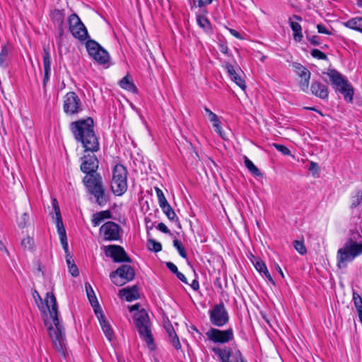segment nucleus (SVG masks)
Returning a JSON list of instances; mask_svg holds the SVG:
<instances>
[{"label":"nucleus","instance_id":"obj_46","mask_svg":"<svg viewBox=\"0 0 362 362\" xmlns=\"http://www.w3.org/2000/svg\"><path fill=\"white\" fill-rule=\"evenodd\" d=\"M29 221V216L27 213H23L21 216V221L18 222V226L21 228H24Z\"/></svg>","mask_w":362,"mask_h":362},{"label":"nucleus","instance_id":"obj_19","mask_svg":"<svg viewBox=\"0 0 362 362\" xmlns=\"http://www.w3.org/2000/svg\"><path fill=\"white\" fill-rule=\"evenodd\" d=\"M292 66L295 72L300 78L299 86L303 91H307L309 87V81L311 76L310 71L298 62H293Z\"/></svg>","mask_w":362,"mask_h":362},{"label":"nucleus","instance_id":"obj_2","mask_svg":"<svg viewBox=\"0 0 362 362\" xmlns=\"http://www.w3.org/2000/svg\"><path fill=\"white\" fill-rule=\"evenodd\" d=\"M93 125L94 122L91 117L79 119L70 124V129L75 139L82 144L86 151L96 152L100 148Z\"/></svg>","mask_w":362,"mask_h":362},{"label":"nucleus","instance_id":"obj_12","mask_svg":"<svg viewBox=\"0 0 362 362\" xmlns=\"http://www.w3.org/2000/svg\"><path fill=\"white\" fill-rule=\"evenodd\" d=\"M68 23L69 31L75 38L81 41L88 38L87 29L77 14H71L68 18Z\"/></svg>","mask_w":362,"mask_h":362},{"label":"nucleus","instance_id":"obj_10","mask_svg":"<svg viewBox=\"0 0 362 362\" xmlns=\"http://www.w3.org/2000/svg\"><path fill=\"white\" fill-rule=\"evenodd\" d=\"M209 315L211 323L216 327H223L229 321V314L223 302L214 305Z\"/></svg>","mask_w":362,"mask_h":362},{"label":"nucleus","instance_id":"obj_21","mask_svg":"<svg viewBox=\"0 0 362 362\" xmlns=\"http://www.w3.org/2000/svg\"><path fill=\"white\" fill-rule=\"evenodd\" d=\"M95 315L97 316L100 325L102 327V329L107 338L109 341H112L113 337H114V332L109 323V322L106 320L105 315L103 313V311L100 308H97L95 309Z\"/></svg>","mask_w":362,"mask_h":362},{"label":"nucleus","instance_id":"obj_7","mask_svg":"<svg viewBox=\"0 0 362 362\" xmlns=\"http://www.w3.org/2000/svg\"><path fill=\"white\" fill-rule=\"evenodd\" d=\"M127 169L122 164H117L112 169L111 189L116 196H122L127 190Z\"/></svg>","mask_w":362,"mask_h":362},{"label":"nucleus","instance_id":"obj_33","mask_svg":"<svg viewBox=\"0 0 362 362\" xmlns=\"http://www.w3.org/2000/svg\"><path fill=\"white\" fill-rule=\"evenodd\" d=\"M244 163L245 167L255 176H262L260 170L255 165V164L247 157H244Z\"/></svg>","mask_w":362,"mask_h":362},{"label":"nucleus","instance_id":"obj_32","mask_svg":"<svg viewBox=\"0 0 362 362\" xmlns=\"http://www.w3.org/2000/svg\"><path fill=\"white\" fill-rule=\"evenodd\" d=\"M166 267L170 269V271L173 274L176 275V276L177 277V279L179 280H180L181 281H182L185 284L187 283V278L182 273L178 271L177 267L175 264H173V262H166Z\"/></svg>","mask_w":362,"mask_h":362},{"label":"nucleus","instance_id":"obj_45","mask_svg":"<svg viewBox=\"0 0 362 362\" xmlns=\"http://www.w3.org/2000/svg\"><path fill=\"white\" fill-rule=\"evenodd\" d=\"M33 244V240L30 237L23 238L21 241V245L25 249H30Z\"/></svg>","mask_w":362,"mask_h":362},{"label":"nucleus","instance_id":"obj_38","mask_svg":"<svg viewBox=\"0 0 362 362\" xmlns=\"http://www.w3.org/2000/svg\"><path fill=\"white\" fill-rule=\"evenodd\" d=\"M197 21L198 25L202 28H207L210 25V23L209 20L205 17L202 16H198L197 18Z\"/></svg>","mask_w":362,"mask_h":362},{"label":"nucleus","instance_id":"obj_44","mask_svg":"<svg viewBox=\"0 0 362 362\" xmlns=\"http://www.w3.org/2000/svg\"><path fill=\"white\" fill-rule=\"evenodd\" d=\"M255 267L259 273L264 274L267 270L266 264L262 260H257L255 263Z\"/></svg>","mask_w":362,"mask_h":362},{"label":"nucleus","instance_id":"obj_43","mask_svg":"<svg viewBox=\"0 0 362 362\" xmlns=\"http://www.w3.org/2000/svg\"><path fill=\"white\" fill-rule=\"evenodd\" d=\"M100 212L95 213L93 215L92 223L93 226H98L103 221V217L100 215Z\"/></svg>","mask_w":362,"mask_h":362},{"label":"nucleus","instance_id":"obj_20","mask_svg":"<svg viewBox=\"0 0 362 362\" xmlns=\"http://www.w3.org/2000/svg\"><path fill=\"white\" fill-rule=\"evenodd\" d=\"M225 69L227 71L228 74L229 75L230 79L238 85L243 90H246V83L245 80L241 77V76L238 74V71H240V68L236 69L232 64L229 63H226L224 65Z\"/></svg>","mask_w":362,"mask_h":362},{"label":"nucleus","instance_id":"obj_57","mask_svg":"<svg viewBox=\"0 0 362 362\" xmlns=\"http://www.w3.org/2000/svg\"><path fill=\"white\" fill-rule=\"evenodd\" d=\"M264 275L265 276V277L268 279V281L269 282H271L273 285H275V282H274L273 278L272 277L271 274H269L268 269L266 272H264Z\"/></svg>","mask_w":362,"mask_h":362},{"label":"nucleus","instance_id":"obj_36","mask_svg":"<svg viewBox=\"0 0 362 362\" xmlns=\"http://www.w3.org/2000/svg\"><path fill=\"white\" fill-rule=\"evenodd\" d=\"M148 248L153 252H158L162 250V245L153 239H149L147 242Z\"/></svg>","mask_w":362,"mask_h":362},{"label":"nucleus","instance_id":"obj_22","mask_svg":"<svg viewBox=\"0 0 362 362\" xmlns=\"http://www.w3.org/2000/svg\"><path fill=\"white\" fill-rule=\"evenodd\" d=\"M119 296L124 297L125 300L128 302L139 299L140 296L139 293L138 286L136 285H134L131 287H127L119 290Z\"/></svg>","mask_w":362,"mask_h":362},{"label":"nucleus","instance_id":"obj_58","mask_svg":"<svg viewBox=\"0 0 362 362\" xmlns=\"http://www.w3.org/2000/svg\"><path fill=\"white\" fill-rule=\"evenodd\" d=\"M230 33L232 35H233L234 37H235L236 38L238 39H242V36L240 34L239 32H238L237 30H234V29H230Z\"/></svg>","mask_w":362,"mask_h":362},{"label":"nucleus","instance_id":"obj_16","mask_svg":"<svg viewBox=\"0 0 362 362\" xmlns=\"http://www.w3.org/2000/svg\"><path fill=\"white\" fill-rule=\"evenodd\" d=\"M52 206L56 216V226L57 228V232L59 236L60 242L64 250H67L69 246L66 230L62 222L59 206L56 199H52Z\"/></svg>","mask_w":362,"mask_h":362},{"label":"nucleus","instance_id":"obj_8","mask_svg":"<svg viewBox=\"0 0 362 362\" xmlns=\"http://www.w3.org/2000/svg\"><path fill=\"white\" fill-rule=\"evenodd\" d=\"M135 277L134 269L128 264H122L110 274L112 282L117 286H122L132 281Z\"/></svg>","mask_w":362,"mask_h":362},{"label":"nucleus","instance_id":"obj_50","mask_svg":"<svg viewBox=\"0 0 362 362\" xmlns=\"http://www.w3.org/2000/svg\"><path fill=\"white\" fill-rule=\"evenodd\" d=\"M208 118L213 125L214 124L221 123L218 116L214 112H211Z\"/></svg>","mask_w":362,"mask_h":362},{"label":"nucleus","instance_id":"obj_35","mask_svg":"<svg viewBox=\"0 0 362 362\" xmlns=\"http://www.w3.org/2000/svg\"><path fill=\"white\" fill-rule=\"evenodd\" d=\"M173 246L177 249V252H179L180 255L185 258H187V254L185 251V247L182 242L177 239H175L173 240Z\"/></svg>","mask_w":362,"mask_h":362},{"label":"nucleus","instance_id":"obj_39","mask_svg":"<svg viewBox=\"0 0 362 362\" xmlns=\"http://www.w3.org/2000/svg\"><path fill=\"white\" fill-rule=\"evenodd\" d=\"M310 54L313 57L317 58L318 59H322V60L327 59V55L324 52H321L320 50H319L317 49H313L311 51Z\"/></svg>","mask_w":362,"mask_h":362},{"label":"nucleus","instance_id":"obj_62","mask_svg":"<svg viewBox=\"0 0 362 362\" xmlns=\"http://www.w3.org/2000/svg\"><path fill=\"white\" fill-rule=\"evenodd\" d=\"M310 170H318V165L315 162H311L309 166Z\"/></svg>","mask_w":362,"mask_h":362},{"label":"nucleus","instance_id":"obj_23","mask_svg":"<svg viewBox=\"0 0 362 362\" xmlns=\"http://www.w3.org/2000/svg\"><path fill=\"white\" fill-rule=\"evenodd\" d=\"M310 90L316 97L325 100L328 98V88L320 82H313L310 86Z\"/></svg>","mask_w":362,"mask_h":362},{"label":"nucleus","instance_id":"obj_53","mask_svg":"<svg viewBox=\"0 0 362 362\" xmlns=\"http://www.w3.org/2000/svg\"><path fill=\"white\" fill-rule=\"evenodd\" d=\"M309 41L310 42V43L312 45H313L315 46L319 45L320 43V40H319V37L317 35H313L311 37H310Z\"/></svg>","mask_w":362,"mask_h":362},{"label":"nucleus","instance_id":"obj_3","mask_svg":"<svg viewBox=\"0 0 362 362\" xmlns=\"http://www.w3.org/2000/svg\"><path fill=\"white\" fill-rule=\"evenodd\" d=\"M134 320L140 337L146 342L151 351H154L156 346L151 333V325L147 312L142 309L136 313L134 315Z\"/></svg>","mask_w":362,"mask_h":362},{"label":"nucleus","instance_id":"obj_6","mask_svg":"<svg viewBox=\"0 0 362 362\" xmlns=\"http://www.w3.org/2000/svg\"><path fill=\"white\" fill-rule=\"evenodd\" d=\"M326 74L329 77L332 84L344 95V99L349 103L352 102L354 89L349 81L334 69H329Z\"/></svg>","mask_w":362,"mask_h":362},{"label":"nucleus","instance_id":"obj_55","mask_svg":"<svg viewBox=\"0 0 362 362\" xmlns=\"http://www.w3.org/2000/svg\"><path fill=\"white\" fill-rule=\"evenodd\" d=\"M219 49L220 51L225 54H228V47L227 46V45L224 44V43H221V44H219Z\"/></svg>","mask_w":362,"mask_h":362},{"label":"nucleus","instance_id":"obj_26","mask_svg":"<svg viewBox=\"0 0 362 362\" xmlns=\"http://www.w3.org/2000/svg\"><path fill=\"white\" fill-rule=\"evenodd\" d=\"M12 52V46L10 44H6L2 47L0 52V66L6 67L11 59V54Z\"/></svg>","mask_w":362,"mask_h":362},{"label":"nucleus","instance_id":"obj_29","mask_svg":"<svg viewBox=\"0 0 362 362\" xmlns=\"http://www.w3.org/2000/svg\"><path fill=\"white\" fill-rule=\"evenodd\" d=\"M289 24L293 32V39L296 42H300L303 39L302 28L298 22H293L289 18Z\"/></svg>","mask_w":362,"mask_h":362},{"label":"nucleus","instance_id":"obj_4","mask_svg":"<svg viewBox=\"0 0 362 362\" xmlns=\"http://www.w3.org/2000/svg\"><path fill=\"white\" fill-rule=\"evenodd\" d=\"M362 254V243L349 239L337 253V267L345 268L348 262H352L356 257Z\"/></svg>","mask_w":362,"mask_h":362},{"label":"nucleus","instance_id":"obj_61","mask_svg":"<svg viewBox=\"0 0 362 362\" xmlns=\"http://www.w3.org/2000/svg\"><path fill=\"white\" fill-rule=\"evenodd\" d=\"M64 252H65V255H66V262L67 264H70V260L71 259L72 257L70 255L69 248L67 249V250H64Z\"/></svg>","mask_w":362,"mask_h":362},{"label":"nucleus","instance_id":"obj_17","mask_svg":"<svg viewBox=\"0 0 362 362\" xmlns=\"http://www.w3.org/2000/svg\"><path fill=\"white\" fill-rule=\"evenodd\" d=\"M82 163L81 164V170L86 173L85 177H93L95 175H100L97 173L99 162L95 155H85L83 156Z\"/></svg>","mask_w":362,"mask_h":362},{"label":"nucleus","instance_id":"obj_37","mask_svg":"<svg viewBox=\"0 0 362 362\" xmlns=\"http://www.w3.org/2000/svg\"><path fill=\"white\" fill-rule=\"evenodd\" d=\"M294 248L298 251L300 255H305L307 252L306 247L303 241L295 240L293 242Z\"/></svg>","mask_w":362,"mask_h":362},{"label":"nucleus","instance_id":"obj_5","mask_svg":"<svg viewBox=\"0 0 362 362\" xmlns=\"http://www.w3.org/2000/svg\"><path fill=\"white\" fill-rule=\"evenodd\" d=\"M83 182L89 194H92L95 202L100 206H105L107 201V196L103 187V179L100 175H95L91 177H84Z\"/></svg>","mask_w":362,"mask_h":362},{"label":"nucleus","instance_id":"obj_41","mask_svg":"<svg viewBox=\"0 0 362 362\" xmlns=\"http://www.w3.org/2000/svg\"><path fill=\"white\" fill-rule=\"evenodd\" d=\"M69 267V270L71 275L74 277L78 276L79 274L78 269L76 267V265L74 264V259L71 258L70 260V264H67Z\"/></svg>","mask_w":362,"mask_h":362},{"label":"nucleus","instance_id":"obj_52","mask_svg":"<svg viewBox=\"0 0 362 362\" xmlns=\"http://www.w3.org/2000/svg\"><path fill=\"white\" fill-rule=\"evenodd\" d=\"M50 73H51V71H44L42 85H43V88L45 89L46 88L47 83H48V81L49 80Z\"/></svg>","mask_w":362,"mask_h":362},{"label":"nucleus","instance_id":"obj_63","mask_svg":"<svg viewBox=\"0 0 362 362\" xmlns=\"http://www.w3.org/2000/svg\"><path fill=\"white\" fill-rule=\"evenodd\" d=\"M214 285L220 289H222V285L221 283V279L217 277L214 281Z\"/></svg>","mask_w":362,"mask_h":362},{"label":"nucleus","instance_id":"obj_13","mask_svg":"<svg viewBox=\"0 0 362 362\" xmlns=\"http://www.w3.org/2000/svg\"><path fill=\"white\" fill-rule=\"evenodd\" d=\"M209 340L218 344H226L234 338L233 330L228 328L225 330H221L216 328H210L206 333Z\"/></svg>","mask_w":362,"mask_h":362},{"label":"nucleus","instance_id":"obj_40","mask_svg":"<svg viewBox=\"0 0 362 362\" xmlns=\"http://www.w3.org/2000/svg\"><path fill=\"white\" fill-rule=\"evenodd\" d=\"M155 189H156V194H157V197H158L159 206H161V205H163L164 204L168 203V201L165 199V195H164L163 191L160 188H158V187H155Z\"/></svg>","mask_w":362,"mask_h":362},{"label":"nucleus","instance_id":"obj_60","mask_svg":"<svg viewBox=\"0 0 362 362\" xmlns=\"http://www.w3.org/2000/svg\"><path fill=\"white\" fill-rule=\"evenodd\" d=\"M191 287L192 288L193 290L194 291H197L199 290V282L197 280H194L191 284Z\"/></svg>","mask_w":362,"mask_h":362},{"label":"nucleus","instance_id":"obj_59","mask_svg":"<svg viewBox=\"0 0 362 362\" xmlns=\"http://www.w3.org/2000/svg\"><path fill=\"white\" fill-rule=\"evenodd\" d=\"M146 226L148 230H151L153 227V224L151 223V220L148 218H145Z\"/></svg>","mask_w":362,"mask_h":362},{"label":"nucleus","instance_id":"obj_54","mask_svg":"<svg viewBox=\"0 0 362 362\" xmlns=\"http://www.w3.org/2000/svg\"><path fill=\"white\" fill-rule=\"evenodd\" d=\"M198 2L197 6L202 7L206 5L211 4L213 0H196Z\"/></svg>","mask_w":362,"mask_h":362},{"label":"nucleus","instance_id":"obj_24","mask_svg":"<svg viewBox=\"0 0 362 362\" xmlns=\"http://www.w3.org/2000/svg\"><path fill=\"white\" fill-rule=\"evenodd\" d=\"M164 328L168 333L169 341L171 344L174 346V348L177 350L181 349V344L180 342L179 338L175 333L174 327L170 324V322H168L164 324Z\"/></svg>","mask_w":362,"mask_h":362},{"label":"nucleus","instance_id":"obj_30","mask_svg":"<svg viewBox=\"0 0 362 362\" xmlns=\"http://www.w3.org/2000/svg\"><path fill=\"white\" fill-rule=\"evenodd\" d=\"M120 87L123 89L129 90L132 93H136L137 91V88L134 83L129 79V76H126L123 77L119 83Z\"/></svg>","mask_w":362,"mask_h":362},{"label":"nucleus","instance_id":"obj_25","mask_svg":"<svg viewBox=\"0 0 362 362\" xmlns=\"http://www.w3.org/2000/svg\"><path fill=\"white\" fill-rule=\"evenodd\" d=\"M51 18L54 23L58 26L59 35L62 36L64 34V14L63 11L59 9H54L51 14Z\"/></svg>","mask_w":362,"mask_h":362},{"label":"nucleus","instance_id":"obj_27","mask_svg":"<svg viewBox=\"0 0 362 362\" xmlns=\"http://www.w3.org/2000/svg\"><path fill=\"white\" fill-rule=\"evenodd\" d=\"M344 25L350 29L357 30L362 33V17H355L344 23Z\"/></svg>","mask_w":362,"mask_h":362},{"label":"nucleus","instance_id":"obj_11","mask_svg":"<svg viewBox=\"0 0 362 362\" xmlns=\"http://www.w3.org/2000/svg\"><path fill=\"white\" fill-rule=\"evenodd\" d=\"M88 54L99 64L105 65L110 60L108 52L96 41L88 40L86 43Z\"/></svg>","mask_w":362,"mask_h":362},{"label":"nucleus","instance_id":"obj_64","mask_svg":"<svg viewBox=\"0 0 362 362\" xmlns=\"http://www.w3.org/2000/svg\"><path fill=\"white\" fill-rule=\"evenodd\" d=\"M191 329H192V331H194L196 333H197V334H198V335H199V338H201V337H202V333H201V332L197 329V328L196 327H194V326H192V327H191Z\"/></svg>","mask_w":362,"mask_h":362},{"label":"nucleus","instance_id":"obj_47","mask_svg":"<svg viewBox=\"0 0 362 362\" xmlns=\"http://www.w3.org/2000/svg\"><path fill=\"white\" fill-rule=\"evenodd\" d=\"M216 132L223 139H226L225 133L221 129V123L214 124L213 125Z\"/></svg>","mask_w":362,"mask_h":362},{"label":"nucleus","instance_id":"obj_42","mask_svg":"<svg viewBox=\"0 0 362 362\" xmlns=\"http://www.w3.org/2000/svg\"><path fill=\"white\" fill-rule=\"evenodd\" d=\"M273 146L285 156L291 155V151L285 146L278 144H273Z\"/></svg>","mask_w":362,"mask_h":362},{"label":"nucleus","instance_id":"obj_9","mask_svg":"<svg viewBox=\"0 0 362 362\" xmlns=\"http://www.w3.org/2000/svg\"><path fill=\"white\" fill-rule=\"evenodd\" d=\"M63 110L69 116L76 115L82 112V102L75 92L70 91L64 96Z\"/></svg>","mask_w":362,"mask_h":362},{"label":"nucleus","instance_id":"obj_1","mask_svg":"<svg viewBox=\"0 0 362 362\" xmlns=\"http://www.w3.org/2000/svg\"><path fill=\"white\" fill-rule=\"evenodd\" d=\"M35 303L41 312L45 313L48 310L52 325L48 326V332L56 350L65 356L66 335L64 328L59 318L57 299L53 293H47L45 302L37 291L33 293Z\"/></svg>","mask_w":362,"mask_h":362},{"label":"nucleus","instance_id":"obj_51","mask_svg":"<svg viewBox=\"0 0 362 362\" xmlns=\"http://www.w3.org/2000/svg\"><path fill=\"white\" fill-rule=\"evenodd\" d=\"M356 200L353 202L354 206H358L362 201V192L358 191L356 194Z\"/></svg>","mask_w":362,"mask_h":362},{"label":"nucleus","instance_id":"obj_48","mask_svg":"<svg viewBox=\"0 0 362 362\" xmlns=\"http://www.w3.org/2000/svg\"><path fill=\"white\" fill-rule=\"evenodd\" d=\"M317 29L319 33L326 34V35H331V32L328 30L327 27L322 24H318L317 25Z\"/></svg>","mask_w":362,"mask_h":362},{"label":"nucleus","instance_id":"obj_14","mask_svg":"<svg viewBox=\"0 0 362 362\" xmlns=\"http://www.w3.org/2000/svg\"><path fill=\"white\" fill-rule=\"evenodd\" d=\"M212 351L218 356L221 362H247L239 350L233 354L229 347L224 349L214 347L212 349Z\"/></svg>","mask_w":362,"mask_h":362},{"label":"nucleus","instance_id":"obj_49","mask_svg":"<svg viewBox=\"0 0 362 362\" xmlns=\"http://www.w3.org/2000/svg\"><path fill=\"white\" fill-rule=\"evenodd\" d=\"M157 229L164 233H169V234L170 233V230L168 228V227L163 223H159L157 226Z\"/></svg>","mask_w":362,"mask_h":362},{"label":"nucleus","instance_id":"obj_31","mask_svg":"<svg viewBox=\"0 0 362 362\" xmlns=\"http://www.w3.org/2000/svg\"><path fill=\"white\" fill-rule=\"evenodd\" d=\"M160 207L161 208L162 211L166 215V216L170 221H175L179 222L178 218L176 216L175 212L174 211V210L170 206L168 202L160 206Z\"/></svg>","mask_w":362,"mask_h":362},{"label":"nucleus","instance_id":"obj_15","mask_svg":"<svg viewBox=\"0 0 362 362\" xmlns=\"http://www.w3.org/2000/svg\"><path fill=\"white\" fill-rule=\"evenodd\" d=\"M104 252L107 257H111L115 262L131 263L132 259L128 256L124 249L117 245H110L104 247Z\"/></svg>","mask_w":362,"mask_h":362},{"label":"nucleus","instance_id":"obj_18","mask_svg":"<svg viewBox=\"0 0 362 362\" xmlns=\"http://www.w3.org/2000/svg\"><path fill=\"white\" fill-rule=\"evenodd\" d=\"M121 227L113 221L105 223L100 228V233H103L105 240L112 241L120 239Z\"/></svg>","mask_w":362,"mask_h":362},{"label":"nucleus","instance_id":"obj_56","mask_svg":"<svg viewBox=\"0 0 362 362\" xmlns=\"http://www.w3.org/2000/svg\"><path fill=\"white\" fill-rule=\"evenodd\" d=\"M100 215L103 217V220L105 219V218H111V213L110 211L108 210H106V211H100Z\"/></svg>","mask_w":362,"mask_h":362},{"label":"nucleus","instance_id":"obj_28","mask_svg":"<svg viewBox=\"0 0 362 362\" xmlns=\"http://www.w3.org/2000/svg\"><path fill=\"white\" fill-rule=\"evenodd\" d=\"M85 288L90 303L91 304L92 307L94 309V312L95 313V309H97V308H100L97 300V298L89 283H86Z\"/></svg>","mask_w":362,"mask_h":362},{"label":"nucleus","instance_id":"obj_34","mask_svg":"<svg viewBox=\"0 0 362 362\" xmlns=\"http://www.w3.org/2000/svg\"><path fill=\"white\" fill-rule=\"evenodd\" d=\"M43 67L44 71H51V61L49 48H43Z\"/></svg>","mask_w":362,"mask_h":362}]
</instances>
